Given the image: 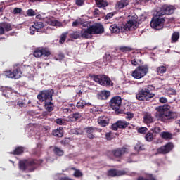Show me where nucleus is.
Here are the masks:
<instances>
[{"mask_svg": "<svg viewBox=\"0 0 180 180\" xmlns=\"http://www.w3.org/2000/svg\"><path fill=\"white\" fill-rule=\"evenodd\" d=\"M155 110H157L156 117H158L160 122H167V120L176 119V114L169 111V105H168L157 107Z\"/></svg>", "mask_w": 180, "mask_h": 180, "instance_id": "nucleus-1", "label": "nucleus"}, {"mask_svg": "<svg viewBox=\"0 0 180 180\" xmlns=\"http://www.w3.org/2000/svg\"><path fill=\"white\" fill-rule=\"evenodd\" d=\"M43 164V160H22L18 162V169L25 172H33L39 165Z\"/></svg>", "mask_w": 180, "mask_h": 180, "instance_id": "nucleus-2", "label": "nucleus"}, {"mask_svg": "<svg viewBox=\"0 0 180 180\" xmlns=\"http://www.w3.org/2000/svg\"><path fill=\"white\" fill-rule=\"evenodd\" d=\"M166 20L170 22L171 20L165 17L160 16L158 13H156V15L152 18L150 27L155 29V30H161L164 29V23H165Z\"/></svg>", "mask_w": 180, "mask_h": 180, "instance_id": "nucleus-3", "label": "nucleus"}, {"mask_svg": "<svg viewBox=\"0 0 180 180\" xmlns=\"http://www.w3.org/2000/svg\"><path fill=\"white\" fill-rule=\"evenodd\" d=\"M90 78L99 85L103 86H113V83L110 78L105 75H89Z\"/></svg>", "mask_w": 180, "mask_h": 180, "instance_id": "nucleus-4", "label": "nucleus"}, {"mask_svg": "<svg viewBox=\"0 0 180 180\" xmlns=\"http://www.w3.org/2000/svg\"><path fill=\"white\" fill-rule=\"evenodd\" d=\"M22 69L21 66L19 65H15L13 67V70H6L3 72V75L6 78H11V79H19L22 77Z\"/></svg>", "mask_w": 180, "mask_h": 180, "instance_id": "nucleus-5", "label": "nucleus"}, {"mask_svg": "<svg viewBox=\"0 0 180 180\" xmlns=\"http://www.w3.org/2000/svg\"><path fill=\"white\" fill-rule=\"evenodd\" d=\"M110 106L112 110H115V115H123L124 113V110L120 109V106H122L121 96H117L112 97L110 101Z\"/></svg>", "mask_w": 180, "mask_h": 180, "instance_id": "nucleus-6", "label": "nucleus"}, {"mask_svg": "<svg viewBox=\"0 0 180 180\" xmlns=\"http://www.w3.org/2000/svg\"><path fill=\"white\" fill-rule=\"evenodd\" d=\"M155 96V94L151 93V91H150L148 88L141 89L136 94L137 101H150V99H152V98H154Z\"/></svg>", "mask_w": 180, "mask_h": 180, "instance_id": "nucleus-7", "label": "nucleus"}, {"mask_svg": "<svg viewBox=\"0 0 180 180\" xmlns=\"http://www.w3.org/2000/svg\"><path fill=\"white\" fill-rule=\"evenodd\" d=\"M148 72V65H139L131 72V77L135 79H141V78L146 77Z\"/></svg>", "mask_w": 180, "mask_h": 180, "instance_id": "nucleus-8", "label": "nucleus"}, {"mask_svg": "<svg viewBox=\"0 0 180 180\" xmlns=\"http://www.w3.org/2000/svg\"><path fill=\"white\" fill-rule=\"evenodd\" d=\"M53 95H54V90L52 89L42 90L37 95V99L40 102H49L53 101Z\"/></svg>", "mask_w": 180, "mask_h": 180, "instance_id": "nucleus-9", "label": "nucleus"}, {"mask_svg": "<svg viewBox=\"0 0 180 180\" xmlns=\"http://www.w3.org/2000/svg\"><path fill=\"white\" fill-rule=\"evenodd\" d=\"M128 151L129 149L126 147L117 148L112 150H108L107 152V155L110 157V158H113V157L115 158H121L124 154H127Z\"/></svg>", "mask_w": 180, "mask_h": 180, "instance_id": "nucleus-10", "label": "nucleus"}, {"mask_svg": "<svg viewBox=\"0 0 180 180\" xmlns=\"http://www.w3.org/2000/svg\"><path fill=\"white\" fill-rule=\"evenodd\" d=\"M175 11V8L172 6L163 5L159 11L157 12L158 16H162L165 15H172Z\"/></svg>", "mask_w": 180, "mask_h": 180, "instance_id": "nucleus-11", "label": "nucleus"}, {"mask_svg": "<svg viewBox=\"0 0 180 180\" xmlns=\"http://www.w3.org/2000/svg\"><path fill=\"white\" fill-rule=\"evenodd\" d=\"M84 130L86 134L87 138L90 139V140H94V139H96V136H95V133H101L102 131V129L94 127H88L85 128Z\"/></svg>", "mask_w": 180, "mask_h": 180, "instance_id": "nucleus-12", "label": "nucleus"}, {"mask_svg": "<svg viewBox=\"0 0 180 180\" xmlns=\"http://www.w3.org/2000/svg\"><path fill=\"white\" fill-rule=\"evenodd\" d=\"M174 150V143L169 142L157 149L158 154H168Z\"/></svg>", "mask_w": 180, "mask_h": 180, "instance_id": "nucleus-13", "label": "nucleus"}, {"mask_svg": "<svg viewBox=\"0 0 180 180\" xmlns=\"http://www.w3.org/2000/svg\"><path fill=\"white\" fill-rule=\"evenodd\" d=\"M34 57L37 58H40V57H49L51 55V52L46 49V48H42L41 49H36L34 51Z\"/></svg>", "mask_w": 180, "mask_h": 180, "instance_id": "nucleus-14", "label": "nucleus"}, {"mask_svg": "<svg viewBox=\"0 0 180 180\" xmlns=\"http://www.w3.org/2000/svg\"><path fill=\"white\" fill-rule=\"evenodd\" d=\"M129 124H130V123H129L127 121L118 120L115 123L112 124V130H114L115 131H117L119 129H126V127H129Z\"/></svg>", "mask_w": 180, "mask_h": 180, "instance_id": "nucleus-15", "label": "nucleus"}, {"mask_svg": "<svg viewBox=\"0 0 180 180\" xmlns=\"http://www.w3.org/2000/svg\"><path fill=\"white\" fill-rule=\"evenodd\" d=\"M123 175H126V171L124 170L110 169L107 172V176H110L111 178H116V176H123Z\"/></svg>", "mask_w": 180, "mask_h": 180, "instance_id": "nucleus-16", "label": "nucleus"}, {"mask_svg": "<svg viewBox=\"0 0 180 180\" xmlns=\"http://www.w3.org/2000/svg\"><path fill=\"white\" fill-rule=\"evenodd\" d=\"M90 32L92 34H102L105 32V28L102 24H96L89 26Z\"/></svg>", "mask_w": 180, "mask_h": 180, "instance_id": "nucleus-17", "label": "nucleus"}, {"mask_svg": "<svg viewBox=\"0 0 180 180\" xmlns=\"http://www.w3.org/2000/svg\"><path fill=\"white\" fill-rule=\"evenodd\" d=\"M123 26L124 30L127 32H128V30H134V29H137V20L135 19H131Z\"/></svg>", "mask_w": 180, "mask_h": 180, "instance_id": "nucleus-18", "label": "nucleus"}, {"mask_svg": "<svg viewBox=\"0 0 180 180\" xmlns=\"http://www.w3.org/2000/svg\"><path fill=\"white\" fill-rule=\"evenodd\" d=\"M98 123L102 127H106L109 124V117L107 116H101L98 118Z\"/></svg>", "mask_w": 180, "mask_h": 180, "instance_id": "nucleus-19", "label": "nucleus"}, {"mask_svg": "<svg viewBox=\"0 0 180 180\" xmlns=\"http://www.w3.org/2000/svg\"><path fill=\"white\" fill-rule=\"evenodd\" d=\"M80 36L83 39H89L92 36V32L91 31L90 27H88L86 29H83L80 32Z\"/></svg>", "mask_w": 180, "mask_h": 180, "instance_id": "nucleus-20", "label": "nucleus"}, {"mask_svg": "<svg viewBox=\"0 0 180 180\" xmlns=\"http://www.w3.org/2000/svg\"><path fill=\"white\" fill-rule=\"evenodd\" d=\"M109 96H110V91H109L104 90L98 94V99L100 101H106Z\"/></svg>", "mask_w": 180, "mask_h": 180, "instance_id": "nucleus-21", "label": "nucleus"}, {"mask_svg": "<svg viewBox=\"0 0 180 180\" xmlns=\"http://www.w3.org/2000/svg\"><path fill=\"white\" fill-rule=\"evenodd\" d=\"M143 123H146V124H150V123H153L154 122V117H153V115L150 114V112H146L143 115Z\"/></svg>", "mask_w": 180, "mask_h": 180, "instance_id": "nucleus-22", "label": "nucleus"}, {"mask_svg": "<svg viewBox=\"0 0 180 180\" xmlns=\"http://www.w3.org/2000/svg\"><path fill=\"white\" fill-rule=\"evenodd\" d=\"M129 5V0H120L117 2L115 6L117 9H123Z\"/></svg>", "mask_w": 180, "mask_h": 180, "instance_id": "nucleus-23", "label": "nucleus"}, {"mask_svg": "<svg viewBox=\"0 0 180 180\" xmlns=\"http://www.w3.org/2000/svg\"><path fill=\"white\" fill-rule=\"evenodd\" d=\"M23 153H25V148L22 146H18L13 152L10 153V154H12L13 155H21Z\"/></svg>", "mask_w": 180, "mask_h": 180, "instance_id": "nucleus-24", "label": "nucleus"}, {"mask_svg": "<svg viewBox=\"0 0 180 180\" xmlns=\"http://www.w3.org/2000/svg\"><path fill=\"white\" fill-rule=\"evenodd\" d=\"M82 117V115L79 112H75L69 115L68 119L70 122H77V120H79V118Z\"/></svg>", "mask_w": 180, "mask_h": 180, "instance_id": "nucleus-25", "label": "nucleus"}, {"mask_svg": "<svg viewBox=\"0 0 180 180\" xmlns=\"http://www.w3.org/2000/svg\"><path fill=\"white\" fill-rule=\"evenodd\" d=\"M52 133L55 137H63L64 136V129L63 127H60L58 129L53 130Z\"/></svg>", "mask_w": 180, "mask_h": 180, "instance_id": "nucleus-26", "label": "nucleus"}, {"mask_svg": "<svg viewBox=\"0 0 180 180\" xmlns=\"http://www.w3.org/2000/svg\"><path fill=\"white\" fill-rule=\"evenodd\" d=\"M44 108L47 112H53V110H54V104L51 102V101H45Z\"/></svg>", "mask_w": 180, "mask_h": 180, "instance_id": "nucleus-27", "label": "nucleus"}, {"mask_svg": "<svg viewBox=\"0 0 180 180\" xmlns=\"http://www.w3.org/2000/svg\"><path fill=\"white\" fill-rule=\"evenodd\" d=\"M98 8H106L108 6V1L105 0H95Z\"/></svg>", "mask_w": 180, "mask_h": 180, "instance_id": "nucleus-28", "label": "nucleus"}, {"mask_svg": "<svg viewBox=\"0 0 180 180\" xmlns=\"http://www.w3.org/2000/svg\"><path fill=\"white\" fill-rule=\"evenodd\" d=\"M110 30L111 33H116V34L120 33V27H119L117 24H112L110 27Z\"/></svg>", "mask_w": 180, "mask_h": 180, "instance_id": "nucleus-29", "label": "nucleus"}, {"mask_svg": "<svg viewBox=\"0 0 180 180\" xmlns=\"http://www.w3.org/2000/svg\"><path fill=\"white\" fill-rule=\"evenodd\" d=\"M32 25L35 27L37 32H39V30L44 27V24L41 21H35Z\"/></svg>", "mask_w": 180, "mask_h": 180, "instance_id": "nucleus-30", "label": "nucleus"}, {"mask_svg": "<svg viewBox=\"0 0 180 180\" xmlns=\"http://www.w3.org/2000/svg\"><path fill=\"white\" fill-rule=\"evenodd\" d=\"M156 71L158 75H162L167 72V66L161 65L157 68Z\"/></svg>", "mask_w": 180, "mask_h": 180, "instance_id": "nucleus-31", "label": "nucleus"}, {"mask_svg": "<svg viewBox=\"0 0 180 180\" xmlns=\"http://www.w3.org/2000/svg\"><path fill=\"white\" fill-rule=\"evenodd\" d=\"M53 151L56 155H58V157H62V155H64V150L57 146H55Z\"/></svg>", "mask_w": 180, "mask_h": 180, "instance_id": "nucleus-32", "label": "nucleus"}, {"mask_svg": "<svg viewBox=\"0 0 180 180\" xmlns=\"http://www.w3.org/2000/svg\"><path fill=\"white\" fill-rule=\"evenodd\" d=\"M160 136L162 139H164L165 140H171L172 139V134L169 132L163 131L160 134Z\"/></svg>", "mask_w": 180, "mask_h": 180, "instance_id": "nucleus-33", "label": "nucleus"}, {"mask_svg": "<svg viewBox=\"0 0 180 180\" xmlns=\"http://www.w3.org/2000/svg\"><path fill=\"white\" fill-rule=\"evenodd\" d=\"M12 90L11 89L6 88L3 90L2 95L3 96H5V98H11L12 96Z\"/></svg>", "mask_w": 180, "mask_h": 180, "instance_id": "nucleus-34", "label": "nucleus"}, {"mask_svg": "<svg viewBox=\"0 0 180 180\" xmlns=\"http://www.w3.org/2000/svg\"><path fill=\"white\" fill-rule=\"evenodd\" d=\"M70 39L77 40V39H79V37H81V32L79 31H74L70 34Z\"/></svg>", "mask_w": 180, "mask_h": 180, "instance_id": "nucleus-35", "label": "nucleus"}, {"mask_svg": "<svg viewBox=\"0 0 180 180\" xmlns=\"http://www.w3.org/2000/svg\"><path fill=\"white\" fill-rule=\"evenodd\" d=\"M86 106V101L81 99L77 103L76 108L77 109H84Z\"/></svg>", "mask_w": 180, "mask_h": 180, "instance_id": "nucleus-36", "label": "nucleus"}, {"mask_svg": "<svg viewBox=\"0 0 180 180\" xmlns=\"http://www.w3.org/2000/svg\"><path fill=\"white\" fill-rule=\"evenodd\" d=\"M46 23L50 25V26H57L58 25V20L52 17L47 20Z\"/></svg>", "mask_w": 180, "mask_h": 180, "instance_id": "nucleus-37", "label": "nucleus"}, {"mask_svg": "<svg viewBox=\"0 0 180 180\" xmlns=\"http://www.w3.org/2000/svg\"><path fill=\"white\" fill-rule=\"evenodd\" d=\"M134 50L133 48L130 46H120L119 51H122V53H129V51H133Z\"/></svg>", "mask_w": 180, "mask_h": 180, "instance_id": "nucleus-38", "label": "nucleus"}, {"mask_svg": "<svg viewBox=\"0 0 180 180\" xmlns=\"http://www.w3.org/2000/svg\"><path fill=\"white\" fill-rule=\"evenodd\" d=\"M137 180H157L153 174H147L146 178L143 176H139Z\"/></svg>", "mask_w": 180, "mask_h": 180, "instance_id": "nucleus-39", "label": "nucleus"}, {"mask_svg": "<svg viewBox=\"0 0 180 180\" xmlns=\"http://www.w3.org/2000/svg\"><path fill=\"white\" fill-rule=\"evenodd\" d=\"M145 139L146 141L151 142L154 140V135L149 131L145 135Z\"/></svg>", "mask_w": 180, "mask_h": 180, "instance_id": "nucleus-40", "label": "nucleus"}, {"mask_svg": "<svg viewBox=\"0 0 180 180\" xmlns=\"http://www.w3.org/2000/svg\"><path fill=\"white\" fill-rule=\"evenodd\" d=\"M135 150L136 151H144L145 148H144V144L141 143V142H138L136 145H135Z\"/></svg>", "mask_w": 180, "mask_h": 180, "instance_id": "nucleus-41", "label": "nucleus"}, {"mask_svg": "<svg viewBox=\"0 0 180 180\" xmlns=\"http://www.w3.org/2000/svg\"><path fill=\"white\" fill-rule=\"evenodd\" d=\"M179 39V32H174L172 35L171 43H176Z\"/></svg>", "mask_w": 180, "mask_h": 180, "instance_id": "nucleus-42", "label": "nucleus"}, {"mask_svg": "<svg viewBox=\"0 0 180 180\" xmlns=\"http://www.w3.org/2000/svg\"><path fill=\"white\" fill-rule=\"evenodd\" d=\"M3 27L4 29V32H11L12 30V25H11L8 22H2Z\"/></svg>", "mask_w": 180, "mask_h": 180, "instance_id": "nucleus-43", "label": "nucleus"}, {"mask_svg": "<svg viewBox=\"0 0 180 180\" xmlns=\"http://www.w3.org/2000/svg\"><path fill=\"white\" fill-rule=\"evenodd\" d=\"M68 34V32H65V33H63L60 35V40H59V43L60 44H64V43H65V40H67V35Z\"/></svg>", "mask_w": 180, "mask_h": 180, "instance_id": "nucleus-44", "label": "nucleus"}, {"mask_svg": "<svg viewBox=\"0 0 180 180\" xmlns=\"http://www.w3.org/2000/svg\"><path fill=\"white\" fill-rule=\"evenodd\" d=\"M82 25V20L81 18H78L75 20L72 23V27H78V26H81Z\"/></svg>", "mask_w": 180, "mask_h": 180, "instance_id": "nucleus-45", "label": "nucleus"}, {"mask_svg": "<svg viewBox=\"0 0 180 180\" xmlns=\"http://www.w3.org/2000/svg\"><path fill=\"white\" fill-rule=\"evenodd\" d=\"M138 133L140 134H146L148 131V128L146 127H142L137 129Z\"/></svg>", "mask_w": 180, "mask_h": 180, "instance_id": "nucleus-46", "label": "nucleus"}, {"mask_svg": "<svg viewBox=\"0 0 180 180\" xmlns=\"http://www.w3.org/2000/svg\"><path fill=\"white\" fill-rule=\"evenodd\" d=\"M8 99L11 101L12 103H15V102H17V101L19 100V96H18V95L13 93L11 94V96H10Z\"/></svg>", "mask_w": 180, "mask_h": 180, "instance_id": "nucleus-47", "label": "nucleus"}, {"mask_svg": "<svg viewBox=\"0 0 180 180\" xmlns=\"http://www.w3.org/2000/svg\"><path fill=\"white\" fill-rule=\"evenodd\" d=\"M125 114L127 115V116L125 117V119H127V120H131V119L134 117V113L131 112H127Z\"/></svg>", "mask_w": 180, "mask_h": 180, "instance_id": "nucleus-48", "label": "nucleus"}, {"mask_svg": "<svg viewBox=\"0 0 180 180\" xmlns=\"http://www.w3.org/2000/svg\"><path fill=\"white\" fill-rule=\"evenodd\" d=\"M27 16H35L36 12L33 9H28L27 11Z\"/></svg>", "mask_w": 180, "mask_h": 180, "instance_id": "nucleus-49", "label": "nucleus"}, {"mask_svg": "<svg viewBox=\"0 0 180 180\" xmlns=\"http://www.w3.org/2000/svg\"><path fill=\"white\" fill-rule=\"evenodd\" d=\"M131 64H132V65H134L135 67H137V65H139V59L136 58H131Z\"/></svg>", "mask_w": 180, "mask_h": 180, "instance_id": "nucleus-50", "label": "nucleus"}, {"mask_svg": "<svg viewBox=\"0 0 180 180\" xmlns=\"http://www.w3.org/2000/svg\"><path fill=\"white\" fill-rule=\"evenodd\" d=\"M151 131H153V133H155L156 134H158V133L161 131V128H160V127H155L151 129Z\"/></svg>", "mask_w": 180, "mask_h": 180, "instance_id": "nucleus-51", "label": "nucleus"}, {"mask_svg": "<svg viewBox=\"0 0 180 180\" xmlns=\"http://www.w3.org/2000/svg\"><path fill=\"white\" fill-rule=\"evenodd\" d=\"M82 175V172H81L79 170H76L74 173V176H75V178H81Z\"/></svg>", "mask_w": 180, "mask_h": 180, "instance_id": "nucleus-52", "label": "nucleus"}, {"mask_svg": "<svg viewBox=\"0 0 180 180\" xmlns=\"http://www.w3.org/2000/svg\"><path fill=\"white\" fill-rule=\"evenodd\" d=\"M115 16V13L113 12L108 13L105 17V20H109V19H112Z\"/></svg>", "mask_w": 180, "mask_h": 180, "instance_id": "nucleus-53", "label": "nucleus"}, {"mask_svg": "<svg viewBox=\"0 0 180 180\" xmlns=\"http://www.w3.org/2000/svg\"><path fill=\"white\" fill-rule=\"evenodd\" d=\"M36 31H37V30L35 28L34 26H33V25L31 27H30V34H34V33H36Z\"/></svg>", "mask_w": 180, "mask_h": 180, "instance_id": "nucleus-54", "label": "nucleus"}, {"mask_svg": "<svg viewBox=\"0 0 180 180\" xmlns=\"http://www.w3.org/2000/svg\"><path fill=\"white\" fill-rule=\"evenodd\" d=\"M56 123L60 126H63V124H64V121L61 118H58L56 120Z\"/></svg>", "mask_w": 180, "mask_h": 180, "instance_id": "nucleus-55", "label": "nucleus"}, {"mask_svg": "<svg viewBox=\"0 0 180 180\" xmlns=\"http://www.w3.org/2000/svg\"><path fill=\"white\" fill-rule=\"evenodd\" d=\"M159 102L160 103H167V102H168V100L165 97H160L159 98Z\"/></svg>", "mask_w": 180, "mask_h": 180, "instance_id": "nucleus-56", "label": "nucleus"}, {"mask_svg": "<svg viewBox=\"0 0 180 180\" xmlns=\"http://www.w3.org/2000/svg\"><path fill=\"white\" fill-rule=\"evenodd\" d=\"M75 4L77 6H82L84 5V0H76Z\"/></svg>", "mask_w": 180, "mask_h": 180, "instance_id": "nucleus-57", "label": "nucleus"}, {"mask_svg": "<svg viewBox=\"0 0 180 180\" xmlns=\"http://www.w3.org/2000/svg\"><path fill=\"white\" fill-rule=\"evenodd\" d=\"M105 139L107 140H109V141L112 140V132L106 133L105 134Z\"/></svg>", "mask_w": 180, "mask_h": 180, "instance_id": "nucleus-58", "label": "nucleus"}, {"mask_svg": "<svg viewBox=\"0 0 180 180\" xmlns=\"http://www.w3.org/2000/svg\"><path fill=\"white\" fill-rule=\"evenodd\" d=\"M0 34H5V30L2 23L0 24Z\"/></svg>", "mask_w": 180, "mask_h": 180, "instance_id": "nucleus-59", "label": "nucleus"}, {"mask_svg": "<svg viewBox=\"0 0 180 180\" xmlns=\"http://www.w3.org/2000/svg\"><path fill=\"white\" fill-rule=\"evenodd\" d=\"M21 12H22V8H15L13 10V13L15 14L20 13Z\"/></svg>", "mask_w": 180, "mask_h": 180, "instance_id": "nucleus-60", "label": "nucleus"}, {"mask_svg": "<svg viewBox=\"0 0 180 180\" xmlns=\"http://www.w3.org/2000/svg\"><path fill=\"white\" fill-rule=\"evenodd\" d=\"M89 25V23H88V22H82V25L81 26H82V27H89L88 25Z\"/></svg>", "mask_w": 180, "mask_h": 180, "instance_id": "nucleus-61", "label": "nucleus"}, {"mask_svg": "<svg viewBox=\"0 0 180 180\" xmlns=\"http://www.w3.org/2000/svg\"><path fill=\"white\" fill-rule=\"evenodd\" d=\"M60 144H62V146H67L68 144V141H67V139H63L60 141Z\"/></svg>", "mask_w": 180, "mask_h": 180, "instance_id": "nucleus-62", "label": "nucleus"}, {"mask_svg": "<svg viewBox=\"0 0 180 180\" xmlns=\"http://www.w3.org/2000/svg\"><path fill=\"white\" fill-rule=\"evenodd\" d=\"M98 15H99V10L98 8H96L94 11V15L98 16Z\"/></svg>", "mask_w": 180, "mask_h": 180, "instance_id": "nucleus-63", "label": "nucleus"}, {"mask_svg": "<svg viewBox=\"0 0 180 180\" xmlns=\"http://www.w3.org/2000/svg\"><path fill=\"white\" fill-rule=\"evenodd\" d=\"M17 105H18V106L22 107V105H24L23 101H18Z\"/></svg>", "mask_w": 180, "mask_h": 180, "instance_id": "nucleus-64", "label": "nucleus"}]
</instances>
